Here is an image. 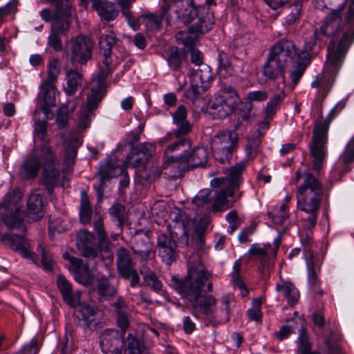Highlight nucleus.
Masks as SVG:
<instances>
[{"instance_id":"1","label":"nucleus","mask_w":354,"mask_h":354,"mask_svg":"<svg viewBox=\"0 0 354 354\" xmlns=\"http://www.w3.org/2000/svg\"><path fill=\"white\" fill-rule=\"evenodd\" d=\"M208 279V274L203 266L198 264L188 268L187 274L183 278L172 276L171 286L186 299L192 308L203 314L210 322L219 317L216 308V299L212 295L203 294L202 288Z\"/></svg>"},{"instance_id":"2","label":"nucleus","mask_w":354,"mask_h":354,"mask_svg":"<svg viewBox=\"0 0 354 354\" xmlns=\"http://www.w3.org/2000/svg\"><path fill=\"white\" fill-rule=\"evenodd\" d=\"M43 162L42 183L46 186L48 194L53 188L61 185L59 182V160L50 146L43 145L35 150L24 161L19 168V175L23 180H31L38 175ZM62 186L64 187V184Z\"/></svg>"},{"instance_id":"3","label":"nucleus","mask_w":354,"mask_h":354,"mask_svg":"<svg viewBox=\"0 0 354 354\" xmlns=\"http://www.w3.org/2000/svg\"><path fill=\"white\" fill-rule=\"evenodd\" d=\"M117 43L118 40L112 32L102 35L99 39L100 71L97 76V85L91 87L87 97V105L81 109L77 122L81 128H87L89 126V118L103 97L102 87L106 77L112 70L111 49Z\"/></svg>"},{"instance_id":"4","label":"nucleus","mask_w":354,"mask_h":354,"mask_svg":"<svg viewBox=\"0 0 354 354\" xmlns=\"http://www.w3.org/2000/svg\"><path fill=\"white\" fill-rule=\"evenodd\" d=\"M353 40L354 35L344 33L336 48L333 41L330 42L324 72L317 75L311 84L313 87L318 88L322 96H326L331 88L335 77L342 65L346 50Z\"/></svg>"},{"instance_id":"5","label":"nucleus","mask_w":354,"mask_h":354,"mask_svg":"<svg viewBox=\"0 0 354 354\" xmlns=\"http://www.w3.org/2000/svg\"><path fill=\"white\" fill-rule=\"evenodd\" d=\"M301 55L293 41L282 39L270 49L267 62L263 65V75L266 80L283 77L285 71Z\"/></svg>"},{"instance_id":"6","label":"nucleus","mask_w":354,"mask_h":354,"mask_svg":"<svg viewBox=\"0 0 354 354\" xmlns=\"http://www.w3.org/2000/svg\"><path fill=\"white\" fill-rule=\"evenodd\" d=\"M161 14L160 16L150 13L140 16L142 24L145 26L148 31H154L160 28L162 19L167 15L170 17L174 14L177 19L181 20L184 24H189L196 15L197 10L187 2L184 3L183 0H160Z\"/></svg>"},{"instance_id":"7","label":"nucleus","mask_w":354,"mask_h":354,"mask_svg":"<svg viewBox=\"0 0 354 354\" xmlns=\"http://www.w3.org/2000/svg\"><path fill=\"white\" fill-rule=\"evenodd\" d=\"M296 180L303 178V183L297 187V198L299 209L304 212H318L322 196V183L310 172L301 174L299 170Z\"/></svg>"},{"instance_id":"8","label":"nucleus","mask_w":354,"mask_h":354,"mask_svg":"<svg viewBox=\"0 0 354 354\" xmlns=\"http://www.w3.org/2000/svg\"><path fill=\"white\" fill-rule=\"evenodd\" d=\"M246 167V163L241 161L230 167L222 178L221 189L214 195L212 208L214 211H223L232 205L234 190L239 187L241 176Z\"/></svg>"},{"instance_id":"9","label":"nucleus","mask_w":354,"mask_h":354,"mask_svg":"<svg viewBox=\"0 0 354 354\" xmlns=\"http://www.w3.org/2000/svg\"><path fill=\"white\" fill-rule=\"evenodd\" d=\"M186 118L187 111L185 107L183 105L179 106L173 115V120L177 126V129L174 131L169 132L159 140L160 145H167L165 153L167 156L168 158H170V152H174L176 150H184L191 147V142L183 137L191 130V125L186 120Z\"/></svg>"},{"instance_id":"10","label":"nucleus","mask_w":354,"mask_h":354,"mask_svg":"<svg viewBox=\"0 0 354 354\" xmlns=\"http://www.w3.org/2000/svg\"><path fill=\"white\" fill-rule=\"evenodd\" d=\"M23 194L19 189L9 191L0 204V215L3 221L10 229L22 228L24 213Z\"/></svg>"},{"instance_id":"11","label":"nucleus","mask_w":354,"mask_h":354,"mask_svg":"<svg viewBox=\"0 0 354 354\" xmlns=\"http://www.w3.org/2000/svg\"><path fill=\"white\" fill-rule=\"evenodd\" d=\"M345 4L346 0H344L339 7L331 10L323 20L320 27L315 30L312 41L305 46L306 54L311 51L313 46L318 41H323L324 38H333L340 32L342 26V12Z\"/></svg>"},{"instance_id":"12","label":"nucleus","mask_w":354,"mask_h":354,"mask_svg":"<svg viewBox=\"0 0 354 354\" xmlns=\"http://www.w3.org/2000/svg\"><path fill=\"white\" fill-rule=\"evenodd\" d=\"M239 102L240 97L233 87L223 86L214 94L209 112L215 118H225L236 110Z\"/></svg>"},{"instance_id":"13","label":"nucleus","mask_w":354,"mask_h":354,"mask_svg":"<svg viewBox=\"0 0 354 354\" xmlns=\"http://www.w3.org/2000/svg\"><path fill=\"white\" fill-rule=\"evenodd\" d=\"M330 122L322 119L317 120L313 130V142L310 147L313 158V169L319 171L322 169L327 156L328 131Z\"/></svg>"},{"instance_id":"14","label":"nucleus","mask_w":354,"mask_h":354,"mask_svg":"<svg viewBox=\"0 0 354 354\" xmlns=\"http://www.w3.org/2000/svg\"><path fill=\"white\" fill-rule=\"evenodd\" d=\"M239 136L235 131H221L212 139L211 147L216 160L229 162L233 151L237 148Z\"/></svg>"},{"instance_id":"15","label":"nucleus","mask_w":354,"mask_h":354,"mask_svg":"<svg viewBox=\"0 0 354 354\" xmlns=\"http://www.w3.org/2000/svg\"><path fill=\"white\" fill-rule=\"evenodd\" d=\"M71 62L73 66L85 64L92 57L93 41L88 37L77 35L69 42Z\"/></svg>"},{"instance_id":"16","label":"nucleus","mask_w":354,"mask_h":354,"mask_svg":"<svg viewBox=\"0 0 354 354\" xmlns=\"http://www.w3.org/2000/svg\"><path fill=\"white\" fill-rule=\"evenodd\" d=\"M71 24L70 13L67 9L63 13L59 10L57 12L55 21L51 22L50 33L48 37V45L55 51L62 49L61 37L69 30Z\"/></svg>"},{"instance_id":"17","label":"nucleus","mask_w":354,"mask_h":354,"mask_svg":"<svg viewBox=\"0 0 354 354\" xmlns=\"http://www.w3.org/2000/svg\"><path fill=\"white\" fill-rule=\"evenodd\" d=\"M188 147V149H189ZM186 149L176 150V151H183L184 153L180 156H174L171 155L172 152L169 153L170 158L165 153V160L162 165V169H167L170 165L175 164L176 162H185L187 163L188 167L194 168L197 167L203 166L208 158V153L204 147H197L191 153H188ZM175 152V151H174Z\"/></svg>"},{"instance_id":"18","label":"nucleus","mask_w":354,"mask_h":354,"mask_svg":"<svg viewBox=\"0 0 354 354\" xmlns=\"http://www.w3.org/2000/svg\"><path fill=\"white\" fill-rule=\"evenodd\" d=\"M2 229L3 226L0 224V241L23 257L35 262V254L31 251L28 241L23 235L4 233Z\"/></svg>"},{"instance_id":"19","label":"nucleus","mask_w":354,"mask_h":354,"mask_svg":"<svg viewBox=\"0 0 354 354\" xmlns=\"http://www.w3.org/2000/svg\"><path fill=\"white\" fill-rule=\"evenodd\" d=\"M354 162V138L346 145L344 151L330 171V178L339 180L342 176L351 169Z\"/></svg>"},{"instance_id":"20","label":"nucleus","mask_w":354,"mask_h":354,"mask_svg":"<svg viewBox=\"0 0 354 354\" xmlns=\"http://www.w3.org/2000/svg\"><path fill=\"white\" fill-rule=\"evenodd\" d=\"M158 255L162 261L169 266L176 261L178 257L176 241L166 234H161L158 239Z\"/></svg>"},{"instance_id":"21","label":"nucleus","mask_w":354,"mask_h":354,"mask_svg":"<svg viewBox=\"0 0 354 354\" xmlns=\"http://www.w3.org/2000/svg\"><path fill=\"white\" fill-rule=\"evenodd\" d=\"M100 346L104 353L122 354L121 335L118 331L112 329L105 330L101 335Z\"/></svg>"},{"instance_id":"22","label":"nucleus","mask_w":354,"mask_h":354,"mask_svg":"<svg viewBox=\"0 0 354 354\" xmlns=\"http://www.w3.org/2000/svg\"><path fill=\"white\" fill-rule=\"evenodd\" d=\"M44 202L41 195L37 191L28 198L25 216L28 221H36L44 216Z\"/></svg>"},{"instance_id":"23","label":"nucleus","mask_w":354,"mask_h":354,"mask_svg":"<svg viewBox=\"0 0 354 354\" xmlns=\"http://www.w3.org/2000/svg\"><path fill=\"white\" fill-rule=\"evenodd\" d=\"M39 92L37 95L40 109L44 113H48V108L55 106V84L41 82Z\"/></svg>"},{"instance_id":"24","label":"nucleus","mask_w":354,"mask_h":354,"mask_svg":"<svg viewBox=\"0 0 354 354\" xmlns=\"http://www.w3.org/2000/svg\"><path fill=\"white\" fill-rule=\"evenodd\" d=\"M77 245L85 257L95 258L97 256V248L95 245V238L91 232L80 230L77 235Z\"/></svg>"},{"instance_id":"25","label":"nucleus","mask_w":354,"mask_h":354,"mask_svg":"<svg viewBox=\"0 0 354 354\" xmlns=\"http://www.w3.org/2000/svg\"><path fill=\"white\" fill-rule=\"evenodd\" d=\"M249 253L259 258L262 270H266L273 264L277 250H272L270 245L266 247L252 245L249 249Z\"/></svg>"},{"instance_id":"26","label":"nucleus","mask_w":354,"mask_h":354,"mask_svg":"<svg viewBox=\"0 0 354 354\" xmlns=\"http://www.w3.org/2000/svg\"><path fill=\"white\" fill-rule=\"evenodd\" d=\"M57 284L65 302L71 307L77 306L81 292H73L71 284L62 275L57 277Z\"/></svg>"},{"instance_id":"27","label":"nucleus","mask_w":354,"mask_h":354,"mask_svg":"<svg viewBox=\"0 0 354 354\" xmlns=\"http://www.w3.org/2000/svg\"><path fill=\"white\" fill-rule=\"evenodd\" d=\"M64 164L67 167V169H70L73 165L77 155V149L80 145L81 142L76 135L71 133L64 135Z\"/></svg>"},{"instance_id":"28","label":"nucleus","mask_w":354,"mask_h":354,"mask_svg":"<svg viewBox=\"0 0 354 354\" xmlns=\"http://www.w3.org/2000/svg\"><path fill=\"white\" fill-rule=\"evenodd\" d=\"M70 262L76 268L75 279L77 282L85 286L93 283V277L92 272L87 264H82V260L75 257L69 259Z\"/></svg>"},{"instance_id":"29","label":"nucleus","mask_w":354,"mask_h":354,"mask_svg":"<svg viewBox=\"0 0 354 354\" xmlns=\"http://www.w3.org/2000/svg\"><path fill=\"white\" fill-rule=\"evenodd\" d=\"M184 3H188L192 5L196 10L197 14L194 17V19L196 17L198 16V21L194 26L196 33L198 34H204L211 30L214 26V20L211 17V16L207 14L206 17H202L201 15L207 12V8L205 6H199L196 8L193 6L192 2L186 0L184 1ZM194 19H192L190 22H192Z\"/></svg>"},{"instance_id":"30","label":"nucleus","mask_w":354,"mask_h":354,"mask_svg":"<svg viewBox=\"0 0 354 354\" xmlns=\"http://www.w3.org/2000/svg\"><path fill=\"white\" fill-rule=\"evenodd\" d=\"M51 2L55 5V10L52 12L48 8H44L40 12V17L45 21H54L55 15L58 10L60 13H63L66 9L70 13V20L71 21V3L69 0H45Z\"/></svg>"},{"instance_id":"31","label":"nucleus","mask_w":354,"mask_h":354,"mask_svg":"<svg viewBox=\"0 0 354 354\" xmlns=\"http://www.w3.org/2000/svg\"><path fill=\"white\" fill-rule=\"evenodd\" d=\"M114 308L118 327L122 333L128 328L129 325V314L128 306L122 298H118L112 304Z\"/></svg>"},{"instance_id":"32","label":"nucleus","mask_w":354,"mask_h":354,"mask_svg":"<svg viewBox=\"0 0 354 354\" xmlns=\"http://www.w3.org/2000/svg\"><path fill=\"white\" fill-rule=\"evenodd\" d=\"M275 290L277 292L281 293L288 301V303L291 305L295 304L299 298V293L295 285L290 281L280 280L275 286Z\"/></svg>"},{"instance_id":"33","label":"nucleus","mask_w":354,"mask_h":354,"mask_svg":"<svg viewBox=\"0 0 354 354\" xmlns=\"http://www.w3.org/2000/svg\"><path fill=\"white\" fill-rule=\"evenodd\" d=\"M190 79L195 84L207 89L212 80V71L206 65L201 66L192 73Z\"/></svg>"},{"instance_id":"34","label":"nucleus","mask_w":354,"mask_h":354,"mask_svg":"<svg viewBox=\"0 0 354 354\" xmlns=\"http://www.w3.org/2000/svg\"><path fill=\"white\" fill-rule=\"evenodd\" d=\"M93 5L100 17L107 21L113 20L118 15V11L113 3L94 0Z\"/></svg>"},{"instance_id":"35","label":"nucleus","mask_w":354,"mask_h":354,"mask_svg":"<svg viewBox=\"0 0 354 354\" xmlns=\"http://www.w3.org/2000/svg\"><path fill=\"white\" fill-rule=\"evenodd\" d=\"M79 308L76 311L77 317L82 320L86 327L89 326L96 320L97 308L95 306L89 304L77 305Z\"/></svg>"},{"instance_id":"36","label":"nucleus","mask_w":354,"mask_h":354,"mask_svg":"<svg viewBox=\"0 0 354 354\" xmlns=\"http://www.w3.org/2000/svg\"><path fill=\"white\" fill-rule=\"evenodd\" d=\"M66 86L64 88L67 95H73L82 86V76L77 71L71 69L68 71L66 76Z\"/></svg>"},{"instance_id":"37","label":"nucleus","mask_w":354,"mask_h":354,"mask_svg":"<svg viewBox=\"0 0 354 354\" xmlns=\"http://www.w3.org/2000/svg\"><path fill=\"white\" fill-rule=\"evenodd\" d=\"M117 266L120 274L127 272L134 268L132 259L128 251L124 248H120L117 252Z\"/></svg>"},{"instance_id":"38","label":"nucleus","mask_w":354,"mask_h":354,"mask_svg":"<svg viewBox=\"0 0 354 354\" xmlns=\"http://www.w3.org/2000/svg\"><path fill=\"white\" fill-rule=\"evenodd\" d=\"M307 64L308 62L306 59L301 56L298 57L297 59L291 64L290 66H292V69L290 73V78L294 85H296L299 82L306 68Z\"/></svg>"},{"instance_id":"39","label":"nucleus","mask_w":354,"mask_h":354,"mask_svg":"<svg viewBox=\"0 0 354 354\" xmlns=\"http://www.w3.org/2000/svg\"><path fill=\"white\" fill-rule=\"evenodd\" d=\"M304 253L306 258L307 272H320L322 261L317 254H314L308 245L304 246Z\"/></svg>"},{"instance_id":"40","label":"nucleus","mask_w":354,"mask_h":354,"mask_svg":"<svg viewBox=\"0 0 354 354\" xmlns=\"http://www.w3.org/2000/svg\"><path fill=\"white\" fill-rule=\"evenodd\" d=\"M92 209L88 196L84 191L81 192L80 218L82 223H89L91 219Z\"/></svg>"},{"instance_id":"41","label":"nucleus","mask_w":354,"mask_h":354,"mask_svg":"<svg viewBox=\"0 0 354 354\" xmlns=\"http://www.w3.org/2000/svg\"><path fill=\"white\" fill-rule=\"evenodd\" d=\"M82 104V101L79 98H76L73 104L69 103L68 106H62L57 114L56 123L59 128H63L66 126L68 120V109H71L73 111L75 109V106Z\"/></svg>"},{"instance_id":"42","label":"nucleus","mask_w":354,"mask_h":354,"mask_svg":"<svg viewBox=\"0 0 354 354\" xmlns=\"http://www.w3.org/2000/svg\"><path fill=\"white\" fill-rule=\"evenodd\" d=\"M94 230L98 236V247L101 250L106 251L109 250V241L106 234L104 230L103 220L102 216H99L98 218L94 222Z\"/></svg>"},{"instance_id":"43","label":"nucleus","mask_w":354,"mask_h":354,"mask_svg":"<svg viewBox=\"0 0 354 354\" xmlns=\"http://www.w3.org/2000/svg\"><path fill=\"white\" fill-rule=\"evenodd\" d=\"M141 344L136 336L129 334L127 338L122 340V349L124 354H139Z\"/></svg>"},{"instance_id":"44","label":"nucleus","mask_w":354,"mask_h":354,"mask_svg":"<svg viewBox=\"0 0 354 354\" xmlns=\"http://www.w3.org/2000/svg\"><path fill=\"white\" fill-rule=\"evenodd\" d=\"M218 67L217 73L220 78H226L234 73V70L230 64L227 55L223 52H220L218 56Z\"/></svg>"},{"instance_id":"45","label":"nucleus","mask_w":354,"mask_h":354,"mask_svg":"<svg viewBox=\"0 0 354 354\" xmlns=\"http://www.w3.org/2000/svg\"><path fill=\"white\" fill-rule=\"evenodd\" d=\"M198 34L196 33L194 26H191L189 30L179 31L176 34V39L178 43L183 44L189 47L192 45L197 37Z\"/></svg>"},{"instance_id":"46","label":"nucleus","mask_w":354,"mask_h":354,"mask_svg":"<svg viewBox=\"0 0 354 354\" xmlns=\"http://www.w3.org/2000/svg\"><path fill=\"white\" fill-rule=\"evenodd\" d=\"M48 76L46 80H42V82L55 84L57 77L60 73V67L58 60L53 59L50 60L47 64Z\"/></svg>"},{"instance_id":"47","label":"nucleus","mask_w":354,"mask_h":354,"mask_svg":"<svg viewBox=\"0 0 354 354\" xmlns=\"http://www.w3.org/2000/svg\"><path fill=\"white\" fill-rule=\"evenodd\" d=\"M283 98L284 94L283 93L276 94L272 98H270L264 109V115L266 116V118H272L277 111L278 105L281 102Z\"/></svg>"},{"instance_id":"48","label":"nucleus","mask_w":354,"mask_h":354,"mask_svg":"<svg viewBox=\"0 0 354 354\" xmlns=\"http://www.w3.org/2000/svg\"><path fill=\"white\" fill-rule=\"evenodd\" d=\"M98 294L104 297H109L115 295L116 290L115 287L111 285L108 278L104 277L99 280L97 284Z\"/></svg>"},{"instance_id":"49","label":"nucleus","mask_w":354,"mask_h":354,"mask_svg":"<svg viewBox=\"0 0 354 354\" xmlns=\"http://www.w3.org/2000/svg\"><path fill=\"white\" fill-rule=\"evenodd\" d=\"M47 123L44 120H36L34 124V133L35 136L42 141L41 148L43 145H46L49 146V140H45V135L46 133Z\"/></svg>"},{"instance_id":"50","label":"nucleus","mask_w":354,"mask_h":354,"mask_svg":"<svg viewBox=\"0 0 354 354\" xmlns=\"http://www.w3.org/2000/svg\"><path fill=\"white\" fill-rule=\"evenodd\" d=\"M268 215L274 223L281 224L288 218L287 204H281L278 209L269 212Z\"/></svg>"},{"instance_id":"51","label":"nucleus","mask_w":354,"mask_h":354,"mask_svg":"<svg viewBox=\"0 0 354 354\" xmlns=\"http://www.w3.org/2000/svg\"><path fill=\"white\" fill-rule=\"evenodd\" d=\"M206 90L207 88H202L199 85L195 84L194 82L191 81V85L189 88L186 91L185 95L187 99L194 102L198 99L201 94Z\"/></svg>"},{"instance_id":"52","label":"nucleus","mask_w":354,"mask_h":354,"mask_svg":"<svg viewBox=\"0 0 354 354\" xmlns=\"http://www.w3.org/2000/svg\"><path fill=\"white\" fill-rule=\"evenodd\" d=\"M40 346L39 341L36 338H32L28 344L24 345L21 351L16 354H37Z\"/></svg>"},{"instance_id":"53","label":"nucleus","mask_w":354,"mask_h":354,"mask_svg":"<svg viewBox=\"0 0 354 354\" xmlns=\"http://www.w3.org/2000/svg\"><path fill=\"white\" fill-rule=\"evenodd\" d=\"M169 66L173 69H178L181 65L180 54L176 48H171L167 59Z\"/></svg>"},{"instance_id":"54","label":"nucleus","mask_w":354,"mask_h":354,"mask_svg":"<svg viewBox=\"0 0 354 354\" xmlns=\"http://www.w3.org/2000/svg\"><path fill=\"white\" fill-rule=\"evenodd\" d=\"M124 209V207L120 204H115L109 208V214L117 220L120 227L123 224Z\"/></svg>"},{"instance_id":"55","label":"nucleus","mask_w":354,"mask_h":354,"mask_svg":"<svg viewBox=\"0 0 354 354\" xmlns=\"http://www.w3.org/2000/svg\"><path fill=\"white\" fill-rule=\"evenodd\" d=\"M268 97V93L266 91L262 90L250 91L246 95V100L250 103L253 102H264Z\"/></svg>"},{"instance_id":"56","label":"nucleus","mask_w":354,"mask_h":354,"mask_svg":"<svg viewBox=\"0 0 354 354\" xmlns=\"http://www.w3.org/2000/svg\"><path fill=\"white\" fill-rule=\"evenodd\" d=\"M145 282L151 286L155 291H159L161 289V282L158 279L156 274L149 271L144 275Z\"/></svg>"},{"instance_id":"57","label":"nucleus","mask_w":354,"mask_h":354,"mask_svg":"<svg viewBox=\"0 0 354 354\" xmlns=\"http://www.w3.org/2000/svg\"><path fill=\"white\" fill-rule=\"evenodd\" d=\"M16 9L17 3L14 1H10L4 6L0 7V26L5 22V18L15 12Z\"/></svg>"},{"instance_id":"58","label":"nucleus","mask_w":354,"mask_h":354,"mask_svg":"<svg viewBox=\"0 0 354 354\" xmlns=\"http://www.w3.org/2000/svg\"><path fill=\"white\" fill-rule=\"evenodd\" d=\"M127 161V164L132 167H138L144 162V160L142 157H141V154L138 151H132L128 155Z\"/></svg>"},{"instance_id":"59","label":"nucleus","mask_w":354,"mask_h":354,"mask_svg":"<svg viewBox=\"0 0 354 354\" xmlns=\"http://www.w3.org/2000/svg\"><path fill=\"white\" fill-rule=\"evenodd\" d=\"M212 192L209 189L201 190L194 197V203L198 205L209 203L210 199L212 198Z\"/></svg>"},{"instance_id":"60","label":"nucleus","mask_w":354,"mask_h":354,"mask_svg":"<svg viewBox=\"0 0 354 354\" xmlns=\"http://www.w3.org/2000/svg\"><path fill=\"white\" fill-rule=\"evenodd\" d=\"M256 134L255 138H251L248 140L246 150L247 153L249 154L256 151L261 143L260 138L262 136V133L259 131H257Z\"/></svg>"},{"instance_id":"61","label":"nucleus","mask_w":354,"mask_h":354,"mask_svg":"<svg viewBox=\"0 0 354 354\" xmlns=\"http://www.w3.org/2000/svg\"><path fill=\"white\" fill-rule=\"evenodd\" d=\"M299 350L301 351V353L303 352H306L310 351V344L308 340V337L306 335V332L301 330L299 337Z\"/></svg>"},{"instance_id":"62","label":"nucleus","mask_w":354,"mask_h":354,"mask_svg":"<svg viewBox=\"0 0 354 354\" xmlns=\"http://www.w3.org/2000/svg\"><path fill=\"white\" fill-rule=\"evenodd\" d=\"M319 273L320 272H307L308 284L310 288H312L314 290H316V289L319 287V285L321 283L320 280L319 279Z\"/></svg>"},{"instance_id":"63","label":"nucleus","mask_w":354,"mask_h":354,"mask_svg":"<svg viewBox=\"0 0 354 354\" xmlns=\"http://www.w3.org/2000/svg\"><path fill=\"white\" fill-rule=\"evenodd\" d=\"M155 150L156 147L154 145L146 142L140 145L138 151L141 155H142V156L145 157V159L147 160L148 158L153 155V153L155 152Z\"/></svg>"},{"instance_id":"64","label":"nucleus","mask_w":354,"mask_h":354,"mask_svg":"<svg viewBox=\"0 0 354 354\" xmlns=\"http://www.w3.org/2000/svg\"><path fill=\"white\" fill-rule=\"evenodd\" d=\"M126 279H131V286L136 287L139 285L140 278L138 274L134 268L129 270L128 272H124L121 274Z\"/></svg>"}]
</instances>
